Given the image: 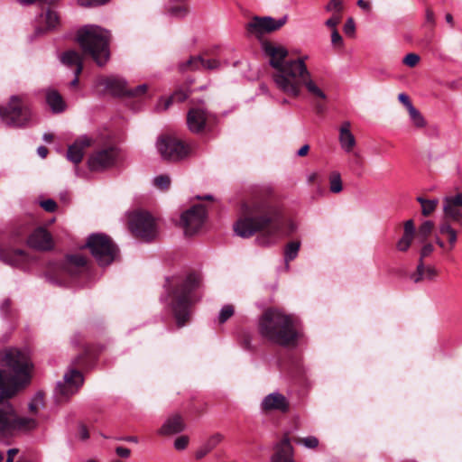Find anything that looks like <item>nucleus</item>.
<instances>
[{
	"label": "nucleus",
	"mask_w": 462,
	"mask_h": 462,
	"mask_svg": "<svg viewBox=\"0 0 462 462\" xmlns=\"http://www.w3.org/2000/svg\"><path fill=\"white\" fill-rule=\"evenodd\" d=\"M0 369V440L27 433L38 427L35 419L19 416L9 399L29 383L32 363L26 350L7 348L1 356Z\"/></svg>",
	"instance_id": "f257e3e1"
},
{
	"label": "nucleus",
	"mask_w": 462,
	"mask_h": 462,
	"mask_svg": "<svg viewBox=\"0 0 462 462\" xmlns=\"http://www.w3.org/2000/svg\"><path fill=\"white\" fill-rule=\"evenodd\" d=\"M263 50L274 69L272 78L276 88L289 97H298L302 86L315 99L326 100L327 95L307 68L308 56L296 60H286L289 52L282 45L265 42Z\"/></svg>",
	"instance_id": "f03ea898"
},
{
	"label": "nucleus",
	"mask_w": 462,
	"mask_h": 462,
	"mask_svg": "<svg viewBox=\"0 0 462 462\" xmlns=\"http://www.w3.org/2000/svg\"><path fill=\"white\" fill-rule=\"evenodd\" d=\"M246 217L240 218L234 226L236 234L241 237H250L256 232H263L259 237L260 244H267V239L279 236L282 222L281 209L268 198H254L250 205L245 207Z\"/></svg>",
	"instance_id": "7ed1b4c3"
},
{
	"label": "nucleus",
	"mask_w": 462,
	"mask_h": 462,
	"mask_svg": "<svg viewBox=\"0 0 462 462\" xmlns=\"http://www.w3.org/2000/svg\"><path fill=\"white\" fill-rule=\"evenodd\" d=\"M258 329L263 337L281 346L293 345L297 339L292 318L278 309H268L262 314Z\"/></svg>",
	"instance_id": "20e7f679"
},
{
	"label": "nucleus",
	"mask_w": 462,
	"mask_h": 462,
	"mask_svg": "<svg viewBox=\"0 0 462 462\" xmlns=\"http://www.w3.org/2000/svg\"><path fill=\"white\" fill-rule=\"evenodd\" d=\"M109 32L97 25H87L77 34V42L86 54L103 66L109 59Z\"/></svg>",
	"instance_id": "39448f33"
},
{
	"label": "nucleus",
	"mask_w": 462,
	"mask_h": 462,
	"mask_svg": "<svg viewBox=\"0 0 462 462\" xmlns=\"http://www.w3.org/2000/svg\"><path fill=\"white\" fill-rule=\"evenodd\" d=\"M199 284V276L189 274L184 281L177 284L173 291L172 310L179 327H183L189 319V307L192 301L191 292Z\"/></svg>",
	"instance_id": "423d86ee"
},
{
	"label": "nucleus",
	"mask_w": 462,
	"mask_h": 462,
	"mask_svg": "<svg viewBox=\"0 0 462 462\" xmlns=\"http://www.w3.org/2000/svg\"><path fill=\"white\" fill-rule=\"evenodd\" d=\"M0 118L8 126H25L32 119V112L24 97L12 96L6 107L0 106Z\"/></svg>",
	"instance_id": "0eeeda50"
},
{
	"label": "nucleus",
	"mask_w": 462,
	"mask_h": 462,
	"mask_svg": "<svg viewBox=\"0 0 462 462\" xmlns=\"http://www.w3.org/2000/svg\"><path fill=\"white\" fill-rule=\"evenodd\" d=\"M86 246L101 266L114 262L118 254V249L109 236L104 234H93L88 238Z\"/></svg>",
	"instance_id": "6e6552de"
},
{
	"label": "nucleus",
	"mask_w": 462,
	"mask_h": 462,
	"mask_svg": "<svg viewBox=\"0 0 462 462\" xmlns=\"http://www.w3.org/2000/svg\"><path fill=\"white\" fill-rule=\"evenodd\" d=\"M156 148L163 160L172 162L184 160L191 153L189 144L170 135L159 137Z\"/></svg>",
	"instance_id": "1a4fd4ad"
},
{
	"label": "nucleus",
	"mask_w": 462,
	"mask_h": 462,
	"mask_svg": "<svg viewBox=\"0 0 462 462\" xmlns=\"http://www.w3.org/2000/svg\"><path fill=\"white\" fill-rule=\"evenodd\" d=\"M129 228L134 236L149 241L157 235L156 224L153 217L143 211H135L129 215Z\"/></svg>",
	"instance_id": "9d476101"
},
{
	"label": "nucleus",
	"mask_w": 462,
	"mask_h": 462,
	"mask_svg": "<svg viewBox=\"0 0 462 462\" xmlns=\"http://www.w3.org/2000/svg\"><path fill=\"white\" fill-rule=\"evenodd\" d=\"M286 20L287 18L285 16L278 20L270 16H256L247 24V30L251 34L261 38L266 33L275 32L282 28L285 24Z\"/></svg>",
	"instance_id": "9b49d317"
},
{
	"label": "nucleus",
	"mask_w": 462,
	"mask_h": 462,
	"mask_svg": "<svg viewBox=\"0 0 462 462\" xmlns=\"http://www.w3.org/2000/svg\"><path fill=\"white\" fill-rule=\"evenodd\" d=\"M83 382L82 374L76 369H70L64 374L63 382L58 383L56 394L60 400H67L79 391Z\"/></svg>",
	"instance_id": "f8f14e48"
},
{
	"label": "nucleus",
	"mask_w": 462,
	"mask_h": 462,
	"mask_svg": "<svg viewBox=\"0 0 462 462\" xmlns=\"http://www.w3.org/2000/svg\"><path fill=\"white\" fill-rule=\"evenodd\" d=\"M206 218V208L196 205L181 215V223L187 236L195 234L203 225Z\"/></svg>",
	"instance_id": "ddd939ff"
},
{
	"label": "nucleus",
	"mask_w": 462,
	"mask_h": 462,
	"mask_svg": "<svg viewBox=\"0 0 462 462\" xmlns=\"http://www.w3.org/2000/svg\"><path fill=\"white\" fill-rule=\"evenodd\" d=\"M443 218L462 225V192L449 194L443 199Z\"/></svg>",
	"instance_id": "4468645a"
},
{
	"label": "nucleus",
	"mask_w": 462,
	"mask_h": 462,
	"mask_svg": "<svg viewBox=\"0 0 462 462\" xmlns=\"http://www.w3.org/2000/svg\"><path fill=\"white\" fill-rule=\"evenodd\" d=\"M116 158V152L113 148H106L93 152L88 161L90 171H99L111 167Z\"/></svg>",
	"instance_id": "2eb2a0df"
},
{
	"label": "nucleus",
	"mask_w": 462,
	"mask_h": 462,
	"mask_svg": "<svg viewBox=\"0 0 462 462\" xmlns=\"http://www.w3.org/2000/svg\"><path fill=\"white\" fill-rule=\"evenodd\" d=\"M261 410L264 413L278 411L287 413L290 411L289 400L281 393L273 392L267 394L261 402Z\"/></svg>",
	"instance_id": "dca6fc26"
},
{
	"label": "nucleus",
	"mask_w": 462,
	"mask_h": 462,
	"mask_svg": "<svg viewBox=\"0 0 462 462\" xmlns=\"http://www.w3.org/2000/svg\"><path fill=\"white\" fill-rule=\"evenodd\" d=\"M210 118V114L204 108L194 106L187 114V125L190 132L199 134L202 132Z\"/></svg>",
	"instance_id": "f3484780"
},
{
	"label": "nucleus",
	"mask_w": 462,
	"mask_h": 462,
	"mask_svg": "<svg viewBox=\"0 0 462 462\" xmlns=\"http://www.w3.org/2000/svg\"><path fill=\"white\" fill-rule=\"evenodd\" d=\"M95 139L88 135H81L69 146L67 159L75 164H79L84 156L85 150L93 146Z\"/></svg>",
	"instance_id": "a211bd4d"
},
{
	"label": "nucleus",
	"mask_w": 462,
	"mask_h": 462,
	"mask_svg": "<svg viewBox=\"0 0 462 462\" xmlns=\"http://www.w3.org/2000/svg\"><path fill=\"white\" fill-rule=\"evenodd\" d=\"M28 245L39 251L51 250L53 247V241L51 234L44 228L35 229L28 237Z\"/></svg>",
	"instance_id": "6ab92c4d"
},
{
	"label": "nucleus",
	"mask_w": 462,
	"mask_h": 462,
	"mask_svg": "<svg viewBox=\"0 0 462 462\" xmlns=\"http://www.w3.org/2000/svg\"><path fill=\"white\" fill-rule=\"evenodd\" d=\"M96 87L117 96L125 95L127 88L125 80L116 77H99L96 80Z\"/></svg>",
	"instance_id": "aec40b11"
},
{
	"label": "nucleus",
	"mask_w": 462,
	"mask_h": 462,
	"mask_svg": "<svg viewBox=\"0 0 462 462\" xmlns=\"http://www.w3.org/2000/svg\"><path fill=\"white\" fill-rule=\"evenodd\" d=\"M220 67V61L216 59H205L201 56L190 57L185 63L180 65L181 71L186 70H199L208 69L213 70L217 69Z\"/></svg>",
	"instance_id": "412c9836"
},
{
	"label": "nucleus",
	"mask_w": 462,
	"mask_h": 462,
	"mask_svg": "<svg viewBox=\"0 0 462 462\" xmlns=\"http://www.w3.org/2000/svg\"><path fill=\"white\" fill-rule=\"evenodd\" d=\"M294 449L288 435L275 446V453L272 457V462H295L293 459Z\"/></svg>",
	"instance_id": "4be33fe9"
},
{
	"label": "nucleus",
	"mask_w": 462,
	"mask_h": 462,
	"mask_svg": "<svg viewBox=\"0 0 462 462\" xmlns=\"http://www.w3.org/2000/svg\"><path fill=\"white\" fill-rule=\"evenodd\" d=\"M185 429V423L180 414L170 416L158 430V434L169 436L181 432Z\"/></svg>",
	"instance_id": "5701e85b"
},
{
	"label": "nucleus",
	"mask_w": 462,
	"mask_h": 462,
	"mask_svg": "<svg viewBox=\"0 0 462 462\" xmlns=\"http://www.w3.org/2000/svg\"><path fill=\"white\" fill-rule=\"evenodd\" d=\"M351 124L348 121L343 122L339 128L338 141L343 151L351 152L356 145V141L352 134Z\"/></svg>",
	"instance_id": "b1692460"
},
{
	"label": "nucleus",
	"mask_w": 462,
	"mask_h": 462,
	"mask_svg": "<svg viewBox=\"0 0 462 462\" xmlns=\"http://www.w3.org/2000/svg\"><path fill=\"white\" fill-rule=\"evenodd\" d=\"M0 258L4 262L15 266H23L29 262L28 255L23 250L19 249L1 251Z\"/></svg>",
	"instance_id": "393cba45"
},
{
	"label": "nucleus",
	"mask_w": 462,
	"mask_h": 462,
	"mask_svg": "<svg viewBox=\"0 0 462 462\" xmlns=\"http://www.w3.org/2000/svg\"><path fill=\"white\" fill-rule=\"evenodd\" d=\"M60 60L62 64H64L67 67L72 68L75 67V74L77 76H79L83 69V60L82 56L73 50H69L65 52H63Z\"/></svg>",
	"instance_id": "a878e982"
},
{
	"label": "nucleus",
	"mask_w": 462,
	"mask_h": 462,
	"mask_svg": "<svg viewBox=\"0 0 462 462\" xmlns=\"http://www.w3.org/2000/svg\"><path fill=\"white\" fill-rule=\"evenodd\" d=\"M45 100L53 113H61L66 109V103L56 89L48 88L45 93Z\"/></svg>",
	"instance_id": "bb28decb"
},
{
	"label": "nucleus",
	"mask_w": 462,
	"mask_h": 462,
	"mask_svg": "<svg viewBox=\"0 0 462 462\" xmlns=\"http://www.w3.org/2000/svg\"><path fill=\"white\" fill-rule=\"evenodd\" d=\"M438 275V271L433 266H425L421 260L417 266L416 272L411 275L414 282H420L424 280H433Z\"/></svg>",
	"instance_id": "cd10ccee"
},
{
	"label": "nucleus",
	"mask_w": 462,
	"mask_h": 462,
	"mask_svg": "<svg viewBox=\"0 0 462 462\" xmlns=\"http://www.w3.org/2000/svg\"><path fill=\"white\" fill-rule=\"evenodd\" d=\"M87 260L86 257L80 254L69 255L66 259V266L67 271L71 274H76L78 269L82 268L86 265Z\"/></svg>",
	"instance_id": "c85d7f7f"
},
{
	"label": "nucleus",
	"mask_w": 462,
	"mask_h": 462,
	"mask_svg": "<svg viewBox=\"0 0 462 462\" xmlns=\"http://www.w3.org/2000/svg\"><path fill=\"white\" fill-rule=\"evenodd\" d=\"M417 200L421 206V213L423 216H430L439 205L438 199H425L419 197Z\"/></svg>",
	"instance_id": "c756f323"
},
{
	"label": "nucleus",
	"mask_w": 462,
	"mask_h": 462,
	"mask_svg": "<svg viewBox=\"0 0 462 462\" xmlns=\"http://www.w3.org/2000/svg\"><path fill=\"white\" fill-rule=\"evenodd\" d=\"M329 189L332 193H339L343 189L341 175L338 171H332L329 174Z\"/></svg>",
	"instance_id": "7c9ffc66"
},
{
	"label": "nucleus",
	"mask_w": 462,
	"mask_h": 462,
	"mask_svg": "<svg viewBox=\"0 0 462 462\" xmlns=\"http://www.w3.org/2000/svg\"><path fill=\"white\" fill-rule=\"evenodd\" d=\"M300 247V243L298 241L291 242L286 245L284 250V258L287 264L297 257Z\"/></svg>",
	"instance_id": "2f4dec72"
},
{
	"label": "nucleus",
	"mask_w": 462,
	"mask_h": 462,
	"mask_svg": "<svg viewBox=\"0 0 462 462\" xmlns=\"http://www.w3.org/2000/svg\"><path fill=\"white\" fill-rule=\"evenodd\" d=\"M411 120L413 125L417 128H423L426 126V120L420 114V112L415 107H411L408 110Z\"/></svg>",
	"instance_id": "473e14b6"
},
{
	"label": "nucleus",
	"mask_w": 462,
	"mask_h": 462,
	"mask_svg": "<svg viewBox=\"0 0 462 462\" xmlns=\"http://www.w3.org/2000/svg\"><path fill=\"white\" fill-rule=\"evenodd\" d=\"M433 227H434V224L432 221H430V220L424 221L419 227V231H418V235H417L418 238L421 242H424L428 238V236L431 234Z\"/></svg>",
	"instance_id": "72a5a7b5"
},
{
	"label": "nucleus",
	"mask_w": 462,
	"mask_h": 462,
	"mask_svg": "<svg viewBox=\"0 0 462 462\" xmlns=\"http://www.w3.org/2000/svg\"><path fill=\"white\" fill-rule=\"evenodd\" d=\"M167 12L175 17H184L189 13V8L185 5L169 4Z\"/></svg>",
	"instance_id": "f704fd0d"
},
{
	"label": "nucleus",
	"mask_w": 462,
	"mask_h": 462,
	"mask_svg": "<svg viewBox=\"0 0 462 462\" xmlns=\"http://www.w3.org/2000/svg\"><path fill=\"white\" fill-rule=\"evenodd\" d=\"M235 313V308L231 304H226L222 307L218 315V323L224 324L228 319H230Z\"/></svg>",
	"instance_id": "c9c22d12"
},
{
	"label": "nucleus",
	"mask_w": 462,
	"mask_h": 462,
	"mask_svg": "<svg viewBox=\"0 0 462 462\" xmlns=\"http://www.w3.org/2000/svg\"><path fill=\"white\" fill-rule=\"evenodd\" d=\"M297 443L303 445L306 448L314 449L319 447V441L315 436H308L297 439Z\"/></svg>",
	"instance_id": "e433bc0d"
},
{
	"label": "nucleus",
	"mask_w": 462,
	"mask_h": 462,
	"mask_svg": "<svg viewBox=\"0 0 462 462\" xmlns=\"http://www.w3.org/2000/svg\"><path fill=\"white\" fill-rule=\"evenodd\" d=\"M413 238L412 236L402 235L396 243L397 250L402 253L407 252L411 245Z\"/></svg>",
	"instance_id": "4c0bfd02"
},
{
	"label": "nucleus",
	"mask_w": 462,
	"mask_h": 462,
	"mask_svg": "<svg viewBox=\"0 0 462 462\" xmlns=\"http://www.w3.org/2000/svg\"><path fill=\"white\" fill-rule=\"evenodd\" d=\"M59 14L52 11L48 10L45 14V22L48 28H54L59 23Z\"/></svg>",
	"instance_id": "58836bf2"
},
{
	"label": "nucleus",
	"mask_w": 462,
	"mask_h": 462,
	"mask_svg": "<svg viewBox=\"0 0 462 462\" xmlns=\"http://www.w3.org/2000/svg\"><path fill=\"white\" fill-rule=\"evenodd\" d=\"M153 183L160 189H167L171 184V178L168 175H160L154 178Z\"/></svg>",
	"instance_id": "ea45409f"
},
{
	"label": "nucleus",
	"mask_w": 462,
	"mask_h": 462,
	"mask_svg": "<svg viewBox=\"0 0 462 462\" xmlns=\"http://www.w3.org/2000/svg\"><path fill=\"white\" fill-rule=\"evenodd\" d=\"M191 94L189 88H178L172 95V98L176 102H182L186 100Z\"/></svg>",
	"instance_id": "a19ab883"
},
{
	"label": "nucleus",
	"mask_w": 462,
	"mask_h": 462,
	"mask_svg": "<svg viewBox=\"0 0 462 462\" xmlns=\"http://www.w3.org/2000/svg\"><path fill=\"white\" fill-rule=\"evenodd\" d=\"M147 90H148V85L142 84V85H139L136 88H132V89L126 88V92L125 95L129 96V97H142L143 95H144L146 93Z\"/></svg>",
	"instance_id": "79ce46f5"
},
{
	"label": "nucleus",
	"mask_w": 462,
	"mask_h": 462,
	"mask_svg": "<svg viewBox=\"0 0 462 462\" xmlns=\"http://www.w3.org/2000/svg\"><path fill=\"white\" fill-rule=\"evenodd\" d=\"M420 58L418 54L416 53H408L402 60V62L410 67V68H413L415 67L419 61H420Z\"/></svg>",
	"instance_id": "37998d69"
},
{
	"label": "nucleus",
	"mask_w": 462,
	"mask_h": 462,
	"mask_svg": "<svg viewBox=\"0 0 462 462\" xmlns=\"http://www.w3.org/2000/svg\"><path fill=\"white\" fill-rule=\"evenodd\" d=\"M110 0H78V4L83 7H96L108 3Z\"/></svg>",
	"instance_id": "c03bdc74"
},
{
	"label": "nucleus",
	"mask_w": 462,
	"mask_h": 462,
	"mask_svg": "<svg viewBox=\"0 0 462 462\" xmlns=\"http://www.w3.org/2000/svg\"><path fill=\"white\" fill-rule=\"evenodd\" d=\"M326 10L328 12H336L337 14L342 10V0H330L328 4L326 5Z\"/></svg>",
	"instance_id": "a18cd8bd"
},
{
	"label": "nucleus",
	"mask_w": 462,
	"mask_h": 462,
	"mask_svg": "<svg viewBox=\"0 0 462 462\" xmlns=\"http://www.w3.org/2000/svg\"><path fill=\"white\" fill-rule=\"evenodd\" d=\"M40 206L47 212H54L57 209V203L51 199L40 201Z\"/></svg>",
	"instance_id": "49530a36"
},
{
	"label": "nucleus",
	"mask_w": 462,
	"mask_h": 462,
	"mask_svg": "<svg viewBox=\"0 0 462 462\" xmlns=\"http://www.w3.org/2000/svg\"><path fill=\"white\" fill-rule=\"evenodd\" d=\"M173 102H175V101L173 100L171 96L170 97H167V98H161L158 101L156 109L158 111H165V110H167L171 106V105Z\"/></svg>",
	"instance_id": "de8ad7c7"
},
{
	"label": "nucleus",
	"mask_w": 462,
	"mask_h": 462,
	"mask_svg": "<svg viewBox=\"0 0 462 462\" xmlns=\"http://www.w3.org/2000/svg\"><path fill=\"white\" fill-rule=\"evenodd\" d=\"M223 440V435L220 433H216L213 436H211L208 441L206 442V445L211 448V450L216 448L221 441Z\"/></svg>",
	"instance_id": "09e8293b"
},
{
	"label": "nucleus",
	"mask_w": 462,
	"mask_h": 462,
	"mask_svg": "<svg viewBox=\"0 0 462 462\" xmlns=\"http://www.w3.org/2000/svg\"><path fill=\"white\" fill-rule=\"evenodd\" d=\"M450 220L444 219V221L439 226V233L442 235L449 236L455 232H457L449 224Z\"/></svg>",
	"instance_id": "8fccbe9b"
},
{
	"label": "nucleus",
	"mask_w": 462,
	"mask_h": 462,
	"mask_svg": "<svg viewBox=\"0 0 462 462\" xmlns=\"http://www.w3.org/2000/svg\"><path fill=\"white\" fill-rule=\"evenodd\" d=\"M43 406L42 396H36L34 400L29 404V411L32 413H36L41 407Z\"/></svg>",
	"instance_id": "3c124183"
},
{
	"label": "nucleus",
	"mask_w": 462,
	"mask_h": 462,
	"mask_svg": "<svg viewBox=\"0 0 462 462\" xmlns=\"http://www.w3.org/2000/svg\"><path fill=\"white\" fill-rule=\"evenodd\" d=\"M188 443H189V438L186 436H180L175 439L174 448L177 450H183L187 448Z\"/></svg>",
	"instance_id": "603ef678"
},
{
	"label": "nucleus",
	"mask_w": 462,
	"mask_h": 462,
	"mask_svg": "<svg viewBox=\"0 0 462 462\" xmlns=\"http://www.w3.org/2000/svg\"><path fill=\"white\" fill-rule=\"evenodd\" d=\"M403 235L404 236H412L414 237V234H415V226H414V223L411 219H409L407 220L405 223H404V228H403Z\"/></svg>",
	"instance_id": "864d4df0"
},
{
	"label": "nucleus",
	"mask_w": 462,
	"mask_h": 462,
	"mask_svg": "<svg viewBox=\"0 0 462 462\" xmlns=\"http://www.w3.org/2000/svg\"><path fill=\"white\" fill-rule=\"evenodd\" d=\"M331 42L335 47H341L343 45V39L337 29L332 31Z\"/></svg>",
	"instance_id": "5fc2aeb1"
},
{
	"label": "nucleus",
	"mask_w": 462,
	"mask_h": 462,
	"mask_svg": "<svg viewBox=\"0 0 462 462\" xmlns=\"http://www.w3.org/2000/svg\"><path fill=\"white\" fill-rule=\"evenodd\" d=\"M341 17L339 14H334L329 19H328L325 24L331 28L332 31L337 29V24L340 23Z\"/></svg>",
	"instance_id": "6e6d98bb"
},
{
	"label": "nucleus",
	"mask_w": 462,
	"mask_h": 462,
	"mask_svg": "<svg viewBox=\"0 0 462 462\" xmlns=\"http://www.w3.org/2000/svg\"><path fill=\"white\" fill-rule=\"evenodd\" d=\"M356 30L355 23L353 18H348L344 26V32L347 35H354Z\"/></svg>",
	"instance_id": "4d7b16f0"
},
{
	"label": "nucleus",
	"mask_w": 462,
	"mask_h": 462,
	"mask_svg": "<svg viewBox=\"0 0 462 462\" xmlns=\"http://www.w3.org/2000/svg\"><path fill=\"white\" fill-rule=\"evenodd\" d=\"M434 250V247L431 244H426L422 246L420 250V259L422 261L423 258L428 257Z\"/></svg>",
	"instance_id": "13d9d810"
},
{
	"label": "nucleus",
	"mask_w": 462,
	"mask_h": 462,
	"mask_svg": "<svg viewBox=\"0 0 462 462\" xmlns=\"http://www.w3.org/2000/svg\"><path fill=\"white\" fill-rule=\"evenodd\" d=\"M398 99L401 103H402L405 107L407 108V110H409L410 108L413 107L414 106L412 105V103L411 102L409 97L404 94V93H401L399 96H398Z\"/></svg>",
	"instance_id": "bf43d9fd"
},
{
	"label": "nucleus",
	"mask_w": 462,
	"mask_h": 462,
	"mask_svg": "<svg viewBox=\"0 0 462 462\" xmlns=\"http://www.w3.org/2000/svg\"><path fill=\"white\" fill-rule=\"evenodd\" d=\"M211 451V448H209L206 444L201 447L197 452H196V458L201 459L204 457L208 453Z\"/></svg>",
	"instance_id": "052dcab7"
},
{
	"label": "nucleus",
	"mask_w": 462,
	"mask_h": 462,
	"mask_svg": "<svg viewBox=\"0 0 462 462\" xmlns=\"http://www.w3.org/2000/svg\"><path fill=\"white\" fill-rule=\"evenodd\" d=\"M116 452L121 457H128L131 454L130 449L124 447H117Z\"/></svg>",
	"instance_id": "680f3d73"
},
{
	"label": "nucleus",
	"mask_w": 462,
	"mask_h": 462,
	"mask_svg": "<svg viewBox=\"0 0 462 462\" xmlns=\"http://www.w3.org/2000/svg\"><path fill=\"white\" fill-rule=\"evenodd\" d=\"M19 449L18 448H10L7 451V459L6 462H14V457L18 454Z\"/></svg>",
	"instance_id": "e2e57ef3"
},
{
	"label": "nucleus",
	"mask_w": 462,
	"mask_h": 462,
	"mask_svg": "<svg viewBox=\"0 0 462 462\" xmlns=\"http://www.w3.org/2000/svg\"><path fill=\"white\" fill-rule=\"evenodd\" d=\"M79 439L82 440H86L89 438L88 431L85 426H81L79 428Z\"/></svg>",
	"instance_id": "0e129e2a"
},
{
	"label": "nucleus",
	"mask_w": 462,
	"mask_h": 462,
	"mask_svg": "<svg viewBox=\"0 0 462 462\" xmlns=\"http://www.w3.org/2000/svg\"><path fill=\"white\" fill-rule=\"evenodd\" d=\"M357 5L366 11V12H369L371 10V5L369 2L367 1H365V0H357Z\"/></svg>",
	"instance_id": "69168bd1"
},
{
	"label": "nucleus",
	"mask_w": 462,
	"mask_h": 462,
	"mask_svg": "<svg viewBox=\"0 0 462 462\" xmlns=\"http://www.w3.org/2000/svg\"><path fill=\"white\" fill-rule=\"evenodd\" d=\"M448 243H449V249L452 250L457 243V232L448 236Z\"/></svg>",
	"instance_id": "338daca9"
},
{
	"label": "nucleus",
	"mask_w": 462,
	"mask_h": 462,
	"mask_svg": "<svg viewBox=\"0 0 462 462\" xmlns=\"http://www.w3.org/2000/svg\"><path fill=\"white\" fill-rule=\"evenodd\" d=\"M309 151H310V146H309V144H304L303 146H301V147L299 149V151L297 152V154H298L299 156L302 157V156L307 155V154H308V152H309Z\"/></svg>",
	"instance_id": "774afa93"
}]
</instances>
